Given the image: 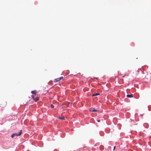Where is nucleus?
Segmentation results:
<instances>
[{"instance_id":"f257e3e1","label":"nucleus","mask_w":151,"mask_h":151,"mask_svg":"<svg viewBox=\"0 0 151 151\" xmlns=\"http://www.w3.org/2000/svg\"><path fill=\"white\" fill-rule=\"evenodd\" d=\"M22 133V130H21L19 133H13L11 135L12 138L14 137L15 136H18L21 135Z\"/></svg>"},{"instance_id":"f03ea898","label":"nucleus","mask_w":151,"mask_h":151,"mask_svg":"<svg viewBox=\"0 0 151 151\" xmlns=\"http://www.w3.org/2000/svg\"><path fill=\"white\" fill-rule=\"evenodd\" d=\"M63 77H61L60 78L55 79L54 80V82H56L60 81V80L63 79Z\"/></svg>"},{"instance_id":"7ed1b4c3","label":"nucleus","mask_w":151,"mask_h":151,"mask_svg":"<svg viewBox=\"0 0 151 151\" xmlns=\"http://www.w3.org/2000/svg\"><path fill=\"white\" fill-rule=\"evenodd\" d=\"M90 111H91L93 112V111H95L96 112L97 111V110H95L94 108H91L90 109Z\"/></svg>"},{"instance_id":"20e7f679","label":"nucleus","mask_w":151,"mask_h":151,"mask_svg":"<svg viewBox=\"0 0 151 151\" xmlns=\"http://www.w3.org/2000/svg\"><path fill=\"white\" fill-rule=\"evenodd\" d=\"M127 97L128 98H132L133 97V95L132 94H128L127 96Z\"/></svg>"},{"instance_id":"39448f33","label":"nucleus","mask_w":151,"mask_h":151,"mask_svg":"<svg viewBox=\"0 0 151 151\" xmlns=\"http://www.w3.org/2000/svg\"><path fill=\"white\" fill-rule=\"evenodd\" d=\"M39 98L38 97H37L36 98H35L33 100L35 102H37L39 100Z\"/></svg>"},{"instance_id":"423d86ee","label":"nucleus","mask_w":151,"mask_h":151,"mask_svg":"<svg viewBox=\"0 0 151 151\" xmlns=\"http://www.w3.org/2000/svg\"><path fill=\"white\" fill-rule=\"evenodd\" d=\"M99 94H100V93H96L95 94H93L92 95V96H96L99 95Z\"/></svg>"},{"instance_id":"0eeeda50","label":"nucleus","mask_w":151,"mask_h":151,"mask_svg":"<svg viewBox=\"0 0 151 151\" xmlns=\"http://www.w3.org/2000/svg\"><path fill=\"white\" fill-rule=\"evenodd\" d=\"M31 93L33 94L36 95V92L35 91H31Z\"/></svg>"},{"instance_id":"6e6552de","label":"nucleus","mask_w":151,"mask_h":151,"mask_svg":"<svg viewBox=\"0 0 151 151\" xmlns=\"http://www.w3.org/2000/svg\"><path fill=\"white\" fill-rule=\"evenodd\" d=\"M65 118V117L63 116V117H60L59 118V119H64Z\"/></svg>"},{"instance_id":"1a4fd4ad","label":"nucleus","mask_w":151,"mask_h":151,"mask_svg":"<svg viewBox=\"0 0 151 151\" xmlns=\"http://www.w3.org/2000/svg\"><path fill=\"white\" fill-rule=\"evenodd\" d=\"M51 107L52 108H54V106L53 105V104H51Z\"/></svg>"},{"instance_id":"9d476101","label":"nucleus","mask_w":151,"mask_h":151,"mask_svg":"<svg viewBox=\"0 0 151 151\" xmlns=\"http://www.w3.org/2000/svg\"><path fill=\"white\" fill-rule=\"evenodd\" d=\"M31 97H32V98L33 99V100H34V99H35L34 96L33 95H32V96Z\"/></svg>"},{"instance_id":"9b49d317","label":"nucleus","mask_w":151,"mask_h":151,"mask_svg":"<svg viewBox=\"0 0 151 151\" xmlns=\"http://www.w3.org/2000/svg\"><path fill=\"white\" fill-rule=\"evenodd\" d=\"M115 147H115V146H114V150L115 149Z\"/></svg>"},{"instance_id":"f8f14e48","label":"nucleus","mask_w":151,"mask_h":151,"mask_svg":"<svg viewBox=\"0 0 151 151\" xmlns=\"http://www.w3.org/2000/svg\"><path fill=\"white\" fill-rule=\"evenodd\" d=\"M100 120H99L98 121V122H100Z\"/></svg>"}]
</instances>
